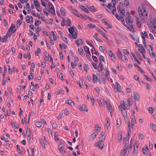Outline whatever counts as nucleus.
I'll use <instances>...</instances> for the list:
<instances>
[{
    "label": "nucleus",
    "mask_w": 156,
    "mask_h": 156,
    "mask_svg": "<svg viewBox=\"0 0 156 156\" xmlns=\"http://www.w3.org/2000/svg\"><path fill=\"white\" fill-rule=\"evenodd\" d=\"M52 36L53 38V39L55 41H56L57 39L56 36L55 35L54 32L53 31H51Z\"/></svg>",
    "instance_id": "a18cd8bd"
},
{
    "label": "nucleus",
    "mask_w": 156,
    "mask_h": 156,
    "mask_svg": "<svg viewBox=\"0 0 156 156\" xmlns=\"http://www.w3.org/2000/svg\"><path fill=\"white\" fill-rule=\"evenodd\" d=\"M35 125L38 127H41L42 125V122H41L37 121L36 122Z\"/></svg>",
    "instance_id": "473e14b6"
},
{
    "label": "nucleus",
    "mask_w": 156,
    "mask_h": 156,
    "mask_svg": "<svg viewBox=\"0 0 156 156\" xmlns=\"http://www.w3.org/2000/svg\"><path fill=\"white\" fill-rule=\"evenodd\" d=\"M99 49L102 52H104L105 50V48L103 46H100L99 47Z\"/></svg>",
    "instance_id": "603ef678"
},
{
    "label": "nucleus",
    "mask_w": 156,
    "mask_h": 156,
    "mask_svg": "<svg viewBox=\"0 0 156 156\" xmlns=\"http://www.w3.org/2000/svg\"><path fill=\"white\" fill-rule=\"evenodd\" d=\"M60 12H61V15L62 16H66V12L65 10V9L63 7H61V8Z\"/></svg>",
    "instance_id": "5701e85b"
},
{
    "label": "nucleus",
    "mask_w": 156,
    "mask_h": 156,
    "mask_svg": "<svg viewBox=\"0 0 156 156\" xmlns=\"http://www.w3.org/2000/svg\"><path fill=\"white\" fill-rule=\"evenodd\" d=\"M45 56H47L48 60H49L50 61H52V62H53L52 60V58L47 52L45 53Z\"/></svg>",
    "instance_id": "7c9ffc66"
},
{
    "label": "nucleus",
    "mask_w": 156,
    "mask_h": 156,
    "mask_svg": "<svg viewBox=\"0 0 156 156\" xmlns=\"http://www.w3.org/2000/svg\"><path fill=\"white\" fill-rule=\"evenodd\" d=\"M122 114L124 117H127V114L126 113V109H124L122 111Z\"/></svg>",
    "instance_id": "37998d69"
},
{
    "label": "nucleus",
    "mask_w": 156,
    "mask_h": 156,
    "mask_svg": "<svg viewBox=\"0 0 156 156\" xmlns=\"http://www.w3.org/2000/svg\"><path fill=\"white\" fill-rule=\"evenodd\" d=\"M65 102L66 103L71 105L72 107L74 105L73 101L71 100H66Z\"/></svg>",
    "instance_id": "4be33fe9"
},
{
    "label": "nucleus",
    "mask_w": 156,
    "mask_h": 156,
    "mask_svg": "<svg viewBox=\"0 0 156 156\" xmlns=\"http://www.w3.org/2000/svg\"><path fill=\"white\" fill-rule=\"evenodd\" d=\"M7 39V37L6 36H4L3 38L0 37V41L2 42H4L6 41Z\"/></svg>",
    "instance_id": "4c0bfd02"
},
{
    "label": "nucleus",
    "mask_w": 156,
    "mask_h": 156,
    "mask_svg": "<svg viewBox=\"0 0 156 156\" xmlns=\"http://www.w3.org/2000/svg\"><path fill=\"white\" fill-rule=\"evenodd\" d=\"M15 27L16 26L15 25L12 24L11 25V27L10 28L8 31L6 35L9 37H10L11 36L12 33H13L16 32V30H14L13 29L15 28Z\"/></svg>",
    "instance_id": "423d86ee"
},
{
    "label": "nucleus",
    "mask_w": 156,
    "mask_h": 156,
    "mask_svg": "<svg viewBox=\"0 0 156 156\" xmlns=\"http://www.w3.org/2000/svg\"><path fill=\"white\" fill-rule=\"evenodd\" d=\"M106 104L108 110L110 112L111 116H112V112L113 111H114V108H112V105L110 104H109L108 103H107V102H106Z\"/></svg>",
    "instance_id": "9d476101"
},
{
    "label": "nucleus",
    "mask_w": 156,
    "mask_h": 156,
    "mask_svg": "<svg viewBox=\"0 0 156 156\" xmlns=\"http://www.w3.org/2000/svg\"><path fill=\"white\" fill-rule=\"evenodd\" d=\"M156 23V19L153 17L152 16H150L147 21V25L149 28L152 27L153 25Z\"/></svg>",
    "instance_id": "f03ea898"
},
{
    "label": "nucleus",
    "mask_w": 156,
    "mask_h": 156,
    "mask_svg": "<svg viewBox=\"0 0 156 156\" xmlns=\"http://www.w3.org/2000/svg\"><path fill=\"white\" fill-rule=\"evenodd\" d=\"M103 69V66L101 62H100L97 68V70L99 72L102 71Z\"/></svg>",
    "instance_id": "2eb2a0df"
},
{
    "label": "nucleus",
    "mask_w": 156,
    "mask_h": 156,
    "mask_svg": "<svg viewBox=\"0 0 156 156\" xmlns=\"http://www.w3.org/2000/svg\"><path fill=\"white\" fill-rule=\"evenodd\" d=\"M100 101L101 104H102V106H105V102L104 99L101 98L100 99Z\"/></svg>",
    "instance_id": "3c124183"
},
{
    "label": "nucleus",
    "mask_w": 156,
    "mask_h": 156,
    "mask_svg": "<svg viewBox=\"0 0 156 156\" xmlns=\"http://www.w3.org/2000/svg\"><path fill=\"white\" fill-rule=\"evenodd\" d=\"M57 136H58V133H55L54 134V137H55V140L56 141H58V140H59V139L58 138Z\"/></svg>",
    "instance_id": "4d7b16f0"
},
{
    "label": "nucleus",
    "mask_w": 156,
    "mask_h": 156,
    "mask_svg": "<svg viewBox=\"0 0 156 156\" xmlns=\"http://www.w3.org/2000/svg\"><path fill=\"white\" fill-rule=\"evenodd\" d=\"M78 107L80 110V111H84L86 112H87L88 111V109L87 108L86 106L85 105H82L81 107L80 106H79Z\"/></svg>",
    "instance_id": "dca6fc26"
},
{
    "label": "nucleus",
    "mask_w": 156,
    "mask_h": 156,
    "mask_svg": "<svg viewBox=\"0 0 156 156\" xmlns=\"http://www.w3.org/2000/svg\"><path fill=\"white\" fill-rule=\"evenodd\" d=\"M77 17H79L82 19H84V16L81 14L79 13L78 14L77 16Z\"/></svg>",
    "instance_id": "69168bd1"
},
{
    "label": "nucleus",
    "mask_w": 156,
    "mask_h": 156,
    "mask_svg": "<svg viewBox=\"0 0 156 156\" xmlns=\"http://www.w3.org/2000/svg\"><path fill=\"white\" fill-rule=\"evenodd\" d=\"M149 112L151 114L153 113L154 112V109L151 107H150L148 109Z\"/></svg>",
    "instance_id": "5fc2aeb1"
},
{
    "label": "nucleus",
    "mask_w": 156,
    "mask_h": 156,
    "mask_svg": "<svg viewBox=\"0 0 156 156\" xmlns=\"http://www.w3.org/2000/svg\"><path fill=\"white\" fill-rule=\"evenodd\" d=\"M33 19L32 17L30 16H27L26 17V21L27 23L33 22Z\"/></svg>",
    "instance_id": "f3484780"
},
{
    "label": "nucleus",
    "mask_w": 156,
    "mask_h": 156,
    "mask_svg": "<svg viewBox=\"0 0 156 156\" xmlns=\"http://www.w3.org/2000/svg\"><path fill=\"white\" fill-rule=\"evenodd\" d=\"M98 133V132H96L95 133H93V134H92L89 137V141H91L92 140H93L95 138Z\"/></svg>",
    "instance_id": "ddd939ff"
},
{
    "label": "nucleus",
    "mask_w": 156,
    "mask_h": 156,
    "mask_svg": "<svg viewBox=\"0 0 156 156\" xmlns=\"http://www.w3.org/2000/svg\"><path fill=\"white\" fill-rule=\"evenodd\" d=\"M90 98L91 100V101L92 103V105H94V101L93 96H91L90 97Z\"/></svg>",
    "instance_id": "052dcab7"
},
{
    "label": "nucleus",
    "mask_w": 156,
    "mask_h": 156,
    "mask_svg": "<svg viewBox=\"0 0 156 156\" xmlns=\"http://www.w3.org/2000/svg\"><path fill=\"white\" fill-rule=\"evenodd\" d=\"M115 84L117 85V88L118 91L120 92L121 91V90L120 87V86L119 85V83L117 82H116Z\"/></svg>",
    "instance_id": "58836bf2"
},
{
    "label": "nucleus",
    "mask_w": 156,
    "mask_h": 156,
    "mask_svg": "<svg viewBox=\"0 0 156 156\" xmlns=\"http://www.w3.org/2000/svg\"><path fill=\"white\" fill-rule=\"evenodd\" d=\"M78 51L79 54L81 55H82L83 54V49L81 48H80L78 49Z\"/></svg>",
    "instance_id": "c03bdc74"
},
{
    "label": "nucleus",
    "mask_w": 156,
    "mask_h": 156,
    "mask_svg": "<svg viewBox=\"0 0 156 156\" xmlns=\"http://www.w3.org/2000/svg\"><path fill=\"white\" fill-rule=\"evenodd\" d=\"M83 68L84 70L86 72H87L89 70V68L88 67L87 65L84 64L83 66Z\"/></svg>",
    "instance_id": "ea45409f"
},
{
    "label": "nucleus",
    "mask_w": 156,
    "mask_h": 156,
    "mask_svg": "<svg viewBox=\"0 0 156 156\" xmlns=\"http://www.w3.org/2000/svg\"><path fill=\"white\" fill-rule=\"evenodd\" d=\"M126 20L127 23L132 29H133L132 23L133 22V21L130 15V13L128 12H127V16L126 18Z\"/></svg>",
    "instance_id": "39448f33"
},
{
    "label": "nucleus",
    "mask_w": 156,
    "mask_h": 156,
    "mask_svg": "<svg viewBox=\"0 0 156 156\" xmlns=\"http://www.w3.org/2000/svg\"><path fill=\"white\" fill-rule=\"evenodd\" d=\"M119 58L120 60L124 62H126L128 61V59L125 55L122 54Z\"/></svg>",
    "instance_id": "4468645a"
},
{
    "label": "nucleus",
    "mask_w": 156,
    "mask_h": 156,
    "mask_svg": "<svg viewBox=\"0 0 156 156\" xmlns=\"http://www.w3.org/2000/svg\"><path fill=\"white\" fill-rule=\"evenodd\" d=\"M41 2L42 5L43 6L45 7H46L47 6V3L44 2L42 0H41Z\"/></svg>",
    "instance_id": "bf43d9fd"
},
{
    "label": "nucleus",
    "mask_w": 156,
    "mask_h": 156,
    "mask_svg": "<svg viewBox=\"0 0 156 156\" xmlns=\"http://www.w3.org/2000/svg\"><path fill=\"white\" fill-rule=\"evenodd\" d=\"M115 16L116 18L118 19V20L121 19L122 21H124V19L123 18V16H121L120 17L117 14H115Z\"/></svg>",
    "instance_id": "f704fd0d"
},
{
    "label": "nucleus",
    "mask_w": 156,
    "mask_h": 156,
    "mask_svg": "<svg viewBox=\"0 0 156 156\" xmlns=\"http://www.w3.org/2000/svg\"><path fill=\"white\" fill-rule=\"evenodd\" d=\"M134 149L133 151V154H135V153H137L138 151V146L136 145H134L133 146Z\"/></svg>",
    "instance_id": "393cba45"
},
{
    "label": "nucleus",
    "mask_w": 156,
    "mask_h": 156,
    "mask_svg": "<svg viewBox=\"0 0 156 156\" xmlns=\"http://www.w3.org/2000/svg\"><path fill=\"white\" fill-rule=\"evenodd\" d=\"M139 139L141 140L143 139L144 138V136L141 133H139Z\"/></svg>",
    "instance_id": "0e129e2a"
},
{
    "label": "nucleus",
    "mask_w": 156,
    "mask_h": 156,
    "mask_svg": "<svg viewBox=\"0 0 156 156\" xmlns=\"http://www.w3.org/2000/svg\"><path fill=\"white\" fill-rule=\"evenodd\" d=\"M41 52V49L39 48H37V51H35V55L37 56L38 55L39 53H40Z\"/></svg>",
    "instance_id": "09e8293b"
},
{
    "label": "nucleus",
    "mask_w": 156,
    "mask_h": 156,
    "mask_svg": "<svg viewBox=\"0 0 156 156\" xmlns=\"http://www.w3.org/2000/svg\"><path fill=\"white\" fill-rule=\"evenodd\" d=\"M92 50L93 51H94V54L95 55H99V53L98 52H97L95 49L94 48H94H92Z\"/></svg>",
    "instance_id": "864d4df0"
},
{
    "label": "nucleus",
    "mask_w": 156,
    "mask_h": 156,
    "mask_svg": "<svg viewBox=\"0 0 156 156\" xmlns=\"http://www.w3.org/2000/svg\"><path fill=\"white\" fill-rule=\"evenodd\" d=\"M130 122L129 121L128 123V134L130 133Z\"/></svg>",
    "instance_id": "e433bc0d"
},
{
    "label": "nucleus",
    "mask_w": 156,
    "mask_h": 156,
    "mask_svg": "<svg viewBox=\"0 0 156 156\" xmlns=\"http://www.w3.org/2000/svg\"><path fill=\"white\" fill-rule=\"evenodd\" d=\"M26 8V10L27 11L28 13H30L31 12L30 8L29 3L27 4Z\"/></svg>",
    "instance_id": "bb28decb"
},
{
    "label": "nucleus",
    "mask_w": 156,
    "mask_h": 156,
    "mask_svg": "<svg viewBox=\"0 0 156 156\" xmlns=\"http://www.w3.org/2000/svg\"><path fill=\"white\" fill-rule=\"evenodd\" d=\"M68 22L66 23V20H65L64 18H62V22L61 23V26L62 27H64L65 25H66L67 26H70L71 22L70 20L69 19H68Z\"/></svg>",
    "instance_id": "6e6552de"
},
{
    "label": "nucleus",
    "mask_w": 156,
    "mask_h": 156,
    "mask_svg": "<svg viewBox=\"0 0 156 156\" xmlns=\"http://www.w3.org/2000/svg\"><path fill=\"white\" fill-rule=\"evenodd\" d=\"M134 96L135 99L137 101L139 100V94L136 92H134Z\"/></svg>",
    "instance_id": "a878e982"
},
{
    "label": "nucleus",
    "mask_w": 156,
    "mask_h": 156,
    "mask_svg": "<svg viewBox=\"0 0 156 156\" xmlns=\"http://www.w3.org/2000/svg\"><path fill=\"white\" fill-rule=\"evenodd\" d=\"M48 6L50 9L51 13L53 14H55V8L52 3L50 2L48 3Z\"/></svg>",
    "instance_id": "9b49d317"
},
{
    "label": "nucleus",
    "mask_w": 156,
    "mask_h": 156,
    "mask_svg": "<svg viewBox=\"0 0 156 156\" xmlns=\"http://www.w3.org/2000/svg\"><path fill=\"white\" fill-rule=\"evenodd\" d=\"M122 51L124 54L126 55H128L129 54L128 50L127 49H124Z\"/></svg>",
    "instance_id": "79ce46f5"
},
{
    "label": "nucleus",
    "mask_w": 156,
    "mask_h": 156,
    "mask_svg": "<svg viewBox=\"0 0 156 156\" xmlns=\"http://www.w3.org/2000/svg\"><path fill=\"white\" fill-rule=\"evenodd\" d=\"M138 13L140 20H142L147 19V12L146 11V6L144 5H142L141 7H138Z\"/></svg>",
    "instance_id": "f257e3e1"
},
{
    "label": "nucleus",
    "mask_w": 156,
    "mask_h": 156,
    "mask_svg": "<svg viewBox=\"0 0 156 156\" xmlns=\"http://www.w3.org/2000/svg\"><path fill=\"white\" fill-rule=\"evenodd\" d=\"M41 22H40L39 21L37 20L36 21L35 23V26H37L39 25L40 24Z\"/></svg>",
    "instance_id": "774afa93"
},
{
    "label": "nucleus",
    "mask_w": 156,
    "mask_h": 156,
    "mask_svg": "<svg viewBox=\"0 0 156 156\" xmlns=\"http://www.w3.org/2000/svg\"><path fill=\"white\" fill-rule=\"evenodd\" d=\"M117 54L119 57L122 54V52L120 50H118Z\"/></svg>",
    "instance_id": "680f3d73"
},
{
    "label": "nucleus",
    "mask_w": 156,
    "mask_h": 156,
    "mask_svg": "<svg viewBox=\"0 0 156 156\" xmlns=\"http://www.w3.org/2000/svg\"><path fill=\"white\" fill-rule=\"evenodd\" d=\"M88 9L92 12H94L98 11V9L93 6L89 7Z\"/></svg>",
    "instance_id": "6ab92c4d"
},
{
    "label": "nucleus",
    "mask_w": 156,
    "mask_h": 156,
    "mask_svg": "<svg viewBox=\"0 0 156 156\" xmlns=\"http://www.w3.org/2000/svg\"><path fill=\"white\" fill-rule=\"evenodd\" d=\"M117 125L119 126L121 124V120L120 119H118L117 120Z\"/></svg>",
    "instance_id": "338daca9"
},
{
    "label": "nucleus",
    "mask_w": 156,
    "mask_h": 156,
    "mask_svg": "<svg viewBox=\"0 0 156 156\" xmlns=\"http://www.w3.org/2000/svg\"><path fill=\"white\" fill-rule=\"evenodd\" d=\"M100 62H101V61L103 62H104L105 61V59L104 57L102 55H100Z\"/></svg>",
    "instance_id": "6e6d98bb"
},
{
    "label": "nucleus",
    "mask_w": 156,
    "mask_h": 156,
    "mask_svg": "<svg viewBox=\"0 0 156 156\" xmlns=\"http://www.w3.org/2000/svg\"><path fill=\"white\" fill-rule=\"evenodd\" d=\"M136 23L137 26L139 28H140L141 27V23L139 21V18H138L136 20Z\"/></svg>",
    "instance_id": "a19ab883"
},
{
    "label": "nucleus",
    "mask_w": 156,
    "mask_h": 156,
    "mask_svg": "<svg viewBox=\"0 0 156 156\" xmlns=\"http://www.w3.org/2000/svg\"><path fill=\"white\" fill-rule=\"evenodd\" d=\"M150 126L154 131H156V126L154 123H150Z\"/></svg>",
    "instance_id": "c85d7f7f"
},
{
    "label": "nucleus",
    "mask_w": 156,
    "mask_h": 156,
    "mask_svg": "<svg viewBox=\"0 0 156 156\" xmlns=\"http://www.w3.org/2000/svg\"><path fill=\"white\" fill-rule=\"evenodd\" d=\"M104 144L103 141L100 140L98 141L97 143L94 144V146L95 147H99L100 149H103L104 147Z\"/></svg>",
    "instance_id": "1a4fd4ad"
},
{
    "label": "nucleus",
    "mask_w": 156,
    "mask_h": 156,
    "mask_svg": "<svg viewBox=\"0 0 156 156\" xmlns=\"http://www.w3.org/2000/svg\"><path fill=\"white\" fill-rule=\"evenodd\" d=\"M35 8L37 11L39 12H42V10L40 7V5H38L35 6Z\"/></svg>",
    "instance_id": "c9c22d12"
},
{
    "label": "nucleus",
    "mask_w": 156,
    "mask_h": 156,
    "mask_svg": "<svg viewBox=\"0 0 156 156\" xmlns=\"http://www.w3.org/2000/svg\"><path fill=\"white\" fill-rule=\"evenodd\" d=\"M98 80V78L97 76L94 74H93V80L94 83H95L97 82Z\"/></svg>",
    "instance_id": "cd10ccee"
},
{
    "label": "nucleus",
    "mask_w": 156,
    "mask_h": 156,
    "mask_svg": "<svg viewBox=\"0 0 156 156\" xmlns=\"http://www.w3.org/2000/svg\"><path fill=\"white\" fill-rule=\"evenodd\" d=\"M58 149L63 154L65 153V151L61 147H58Z\"/></svg>",
    "instance_id": "8fccbe9b"
},
{
    "label": "nucleus",
    "mask_w": 156,
    "mask_h": 156,
    "mask_svg": "<svg viewBox=\"0 0 156 156\" xmlns=\"http://www.w3.org/2000/svg\"><path fill=\"white\" fill-rule=\"evenodd\" d=\"M77 29L75 27H72L68 29V31L72 36L75 39H76L77 37V34L76 32Z\"/></svg>",
    "instance_id": "20e7f679"
},
{
    "label": "nucleus",
    "mask_w": 156,
    "mask_h": 156,
    "mask_svg": "<svg viewBox=\"0 0 156 156\" xmlns=\"http://www.w3.org/2000/svg\"><path fill=\"white\" fill-rule=\"evenodd\" d=\"M94 37L99 42H101V40L98 37V34L95 33L94 35Z\"/></svg>",
    "instance_id": "2f4dec72"
},
{
    "label": "nucleus",
    "mask_w": 156,
    "mask_h": 156,
    "mask_svg": "<svg viewBox=\"0 0 156 156\" xmlns=\"http://www.w3.org/2000/svg\"><path fill=\"white\" fill-rule=\"evenodd\" d=\"M40 143L42 146L45 148V144H47L48 143L46 140L45 139L44 136L40 140Z\"/></svg>",
    "instance_id": "f8f14e48"
},
{
    "label": "nucleus",
    "mask_w": 156,
    "mask_h": 156,
    "mask_svg": "<svg viewBox=\"0 0 156 156\" xmlns=\"http://www.w3.org/2000/svg\"><path fill=\"white\" fill-rule=\"evenodd\" d=\"M141 36L142 38H143V41H144V43H145V37L147 38V34L146 31H144V33L142 32L141 33Z\"/></svg>",
    "instance_id": "a211bd4d"
},
{
    "label": "nucleus",
    "mask_w": 156,
    "mask_h": 156,
    "mask_svg": "<svg viewBox=\"0 0 156 156\" xmlns=\"http://www.w3.org/2000/svg\"><path fill=\"white\" fill-rule=\"evenodd\" d=\"M128 104H126L125 105V103L124 102L122 101L121 103V106L122 108H123L124 109L126 108L127 109H129V106L131 105L130 104V100L129 98L128 100Z\"/></svg>",
    "instance_id": "0eeeda50"
},
{
    "label": "nucleus",
    "mask_w": 156,
    "mask_h": 156,
    "mask_svg": "<svg viewBox=\"0 0 156 156\" xmlns=\"http://www.w3.org/2000/svg\"><path fill=\"white\" fill-rule=\"evenodd\" d=\"M88 27L90 28L91 29H93L94 28H96V26L92 24H88Z\"/></svg>",
    "instance_id": "de8ad7c7"
},
{
    "label": "nucleus",
    "mask_w": 156,
    "mask_h": 156,
    "mask_svg": "<svg viewBox=\"0 0 156 156\" xmlns=\"http://www.w3.org/2000/svg\"><path fill=\"white\" fill-rule=\"evenodd\" d=\"M123 25H124L125 28H126V29L129 30L130 31H131L132 30V29H133V28L132 29L130 27H129L128 26L126 25L125 23H123Z\"/></svg>",
    "instance_id": "72a5a7b5"
},
{
    "label": "nucleus",
    "mask_w": 156,
    "mask_h": 156,
    "mask_svg": "<svg viewBox=\"0 0 156 156\" xmlns=\"http://www.w3.org/2000/svg\"><path fill=\"white\" fill-rule=\"evenodd\" d=\"M101 140L100 141H104L105 140V133L104 132H102L101 134Z\"/></svg>",
    "instance_id": "b1692460"
},
{
    "label": "nucleus",
    "mask_w": 156,
    "mask_h": 156,
    "mask_svg": "<svg viewBox=\"0 0 156 156\" xmlns=\"http://www.w3.org/2000/svg\"><path fill=\"white\" fill-rule=\"evenodd\" d=\"M124 5H125L128 6L129 5V2L128 0H125L124 2Z\"/></svg>",
    "instance_id": "13d9d810"
},
{
    "label": "nucleus",
    "mask_w": 156,
    "mask_h": 156,
    "mask_svg": "<svg viewBox=\"0 0 156 156\" xmlns=\"http://www.w3.org/2000/svg\"><path fill=\"white\" fill-rule=\"evenodd\" d=\"M80 7L82 10L84 11L86 13L89 12V10L85 6L82 5H80Z\"/></svg>",
    "instance_id": "aec40b11"
},
{
    "label": "nucleus",
    "mask_w": 156,
    "mask_h": 156,
    "mask_svg": "<svg viewBox=\"0 0 156 156\" xmlns=\"http://www.w3.org/2000/svg\"><path fill=\"white\" fill-rule=\"evenodd\" d=\"M77 45H82L83 42V40L81 39H79L75 41Z\"/></svg>",
    "instance_id": "412c9836"
},
{
    "label": "nucleus",
    "mask_w": 156,
    "mask_h": 156,
    "mask_svg": "<svg viewBox=\"0 0 156 156\" xmlns=\"http://www.w3.org/2000/svg\"><path fill=\"white\" fill-rule=\"evenodd\" d=\"M34 3L35 6L40 5L39 3L37 0H34Z\"/></svg>",
    "instance_id": "e2e57ef3"
},
{
    "label": "nucleus",
    "mask_w": 156,
    "mask_h": 156,
    "mask_svg": "<svg viewBox=\"0 0 156 156\" xmlns=\"http://www.w3.org/2000/svg\"><path fill=\"white\" fill-rule=\"evenodd\" d=\"M84 49L85 51L87 53L89 54L90 55H91V54L89 51V48L88 47H87V46H85L84 47Z\"/></svg>",
    "instance_id": "c756f323"
},
{
    "label": "nucleus",
    "mask_w": 156,
    "mask_h": 156,
    "mask_svg": "<svg viewBox=\"0 0 156 156\" xmlns=\"http://www.w3.org/2000/svg\"><path fill=\"white\" fill-rule=\"evenodd\" d=\"M129 152V145L126 144L120 152V156H127Z\"/></svg>",
    "instance_id": "7ed1b4c3"
},
{
    "label": "nucleus",
    "mask_w": 156,
    "mask_h": 156,
    "mask_svg": "<svg viewBox=\"0 0 156 156\" xmlns=\"http://www.w3.org/2000/svg\"><path fill=\"white\" fill-rule=\"evenodd\" d=\"M106 39H108V38L105 35V34L101 30V31H100L99 32Z\"/></svg>",
    "instance_id": "49530a36"
}]
</instances>
